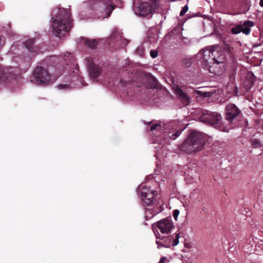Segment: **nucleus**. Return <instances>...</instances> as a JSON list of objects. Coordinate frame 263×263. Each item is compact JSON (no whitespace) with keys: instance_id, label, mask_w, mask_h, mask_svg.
I'll return each mask as SVG.
<instances>
[{"instance_id":"6ab92c4d","label":"nucleus","mask_w":263,"mask_h":263,"mask_svg":"<svg viewBox=\"0 0 263 263\" xmlns=\"http://www.w3.org/2000/svg\"><path fill=\"white\" fill-rule=\"evenodd\" d=\"M162 126L159 123L153 124L147 128V132L154 136L159 137L162 133Z\"/></svg>"},{"instance_id":"f704fd0d","label":"nucleus","mask_w":263,"mask_h":263,"mask_svg":"<svg viewBox=\"0 0 263 263\" xmlns=\"http://www.w3.org/2000/svg\"><path fill=\"white\" fill-rule=\"evenodd\" d=\"M259 5L260 7H263V0H260Z\"/></svg>"},{"instance_id":"ddd939ff","label":"nucleus","mask_w":263,"mask_h":263,"mask_svg":"<svg viewBox=\"0 0 263 263\" xmlns=\"http://www.w3.org/2000/svg\"><path fill=\"white\" fill-rule=\"evenodd\" d=\"M254 25V23L252 21H246L242 24L240 23L232 28L231 31L234 34H237L242 32L246 35H249L250 33L251 28Z\"/></svg>"},{"instance_id":"a878e982","label":"nucleus","mask_w":263,"mask_h":263,"mask_svg":"<svg viewBox=\"0 0 263 263\" xmlns=\"http://www.w3.org/2000/svg\"><path fill=\"white\" fill-rule=\"evenodd\" d=\"M252 144L254 148H258L261 146V144L260 141L256 139H254L252 140Z\"/></svg>"},{"instance_id":"cd10ccee","label":"nucleus","mask_w":263,"mask_h":263,"mask_svg":"<svg viewBox=\"0 0 263 263\" xmlns=\"http://www.w3.org/2000/svg\"><path fill=\"white\" fill-rule=\"evenodd\" d=\"M147 37L148 39V41L150 43L154 42L155 41L156 38V37H154V36L152 37L151 32H148L147 35Z\"/></svg>"},{"instance_id":"0eeeda50","label":"nucleus","mask_w":263,"mask_h":263,"mask_svg":"<svg viewBox=\"0 0 263 263\" xmlns=\"http://www.w3.org/2000/svg\"><path fill=\"white\" fill-rule=\"evenodd\" d=\"M161 0H148L141 3L138 7V13L141 16H146L153 11L158 9Z\"/></svg>"},{"instance_id":"72a5a7b5","label":"nucleus","mask_w":263,"mask_h":263,"mask_svg":"<svg viewBox=\"0 0 263 263\" xmlns=\"http://www.w3.org/2000/svg\"><path fill=\"white\" fill-rule=\"evenodd\" d=\"M185 64H186V67H189L191 65L192 63L190 60H189L187 61V62H186Z\"/></svg>"},{"instance_id":"bb28decb","label":"nucleus","mask_w":263,"mask_h":263,"mask_svg":"<svg viewBox=\"0 0 263 263\" xmlns=\"http://www.w3.org/2000/svg\"><path fill=\"white\" fill-rule=\"evenodd\" d=\"M188 9L189 7L187 5H185V6H184L180 12V16H182L184 15V14L188 11Z\"/></svg>"},{"instance_id":"9b49d317","label":"nucleus","mask_w":263,"mask_h":263,"mask_svg":"<svg viewBox=\"0 0 263 263\" xmlns=\"http://www.w3.org/2000/svg\"><path fill=\"white\" fill-rule=\"evenodd\" d=\"M137 191L140 194L142 201L146 205H150L154 202V197L156 192L150 189L149 187L142 184L138 186Z\"/></svg>"},{"instance_id":"423d86ee","label":"nucleus","mask_w":263,"mask_h":263,"mask_svg":"<svg viewBox=\"0 0 263 263\" xmlns=\"http://www.w3.org/2000/svg\"><path fill=\"white\" fill-rule=\"evenodd\" d=\"M214 46L206 47L200 50L197 54V58L199 59L205 69L209 70L210 64L212 63V57L215 54H219L218 51L214 50Z\"/></svg>"},{"instance_id":"e433bc0d","label":"nucleus","mask_w":263,"mask_h":263,"mask_svg":"<svg viewBox=\"0 0 263 263\" xmlns=\"http://www.w3.org/2000/svg\"><path fill=\"white\" fill-rule=\"evenodd\" d=\"M249 248V247H248L247 249L246 248V247L244 248V249L245 250V251L246 252H249V250H248V249Z\"/></svg>"},{"instance_id":"4468645a","label":"nucleus","mask_w":263,"mask_h":263,"mask_svg":"<svg viewBox=\"0 0 263 263\" xmlns=\"http://www.w3.org/2000/svg\"><path fill=\"white\" fill-rule=\"evenodd\" d=\"M175 93L183 106L188 105L190 102L191 98L187 94L182 91L179 86H176L174 87Z\"/></svg>"},{"instance_id":"4c0bfd02","label":"nucleus","mask_w":263,"mask_h":263,"mask_svg":"<svg viewBox=\"0 0 263 263\" xmlns=\"http://www.w3.org/2000/svg\"><path fill=\"white\" fill-rule=\"evenodd\" d=\"M250 7V6H249V7L246 10L245 12H247L249 10Z\"/></svg>"},{"instance_id":"c85d7f7f","label":"nucleus","mask_w":263,"mask_h":263,"mask_svg":"<svg viewBox=\"0 0 263 263\" xmlns=\"http://www.w3.org/2000/svg\"><path fill=\"white\" fill-rule=\"evenodd\" d=\"M179 211L178 210H175L173 211V215L176 221L177 220L179 214Z\"/></svg>"},{"instance_id":"2eb2a0df","label":"nucleus","mask_w":263,"mask_h":263,"mask_svg":"<svg viewBox=\"0 0 263 263\" xmlns=\"http://www.w3.org/2000/svg\"><path fill=\"white\" fill-rule=\"evenodd\" d=\"M88 71L90 77L94 81L100 76L102 72V68L99 65L91 62L88 64Z\"/></svg>"},{"instance_id":"473e14b6","label":"nucleus","mask_w":263,"mask_h":263,"mask_svg":"<svg viewBox=\"0 0 263 263\" xmlns=\"http://www.w3.org/2000/svg\"><path fill=\"white\" fill-rule=\"evenodd\" d=\"M158 263H164V256H162L161 257Z\"/></svg>"},{"instance_id":"20e7f679","label":"nucleus","mask_w":263,"mask_h":263,"mask_svg":"<svg viewBox=\"0 0 263 263\" xmlns=\"http://www.w3.org/2000/svg\"><path fill=\"white\" fill-rule=\"evenodd\" d=\"M221 119V116L219 114L216 112H211L210 111H205L203 112L202 115L199 118L201 122L213 126L215 125L216 127H217L219 130L224 132H228L230 129V127L227 126L217 125Z\"/></svg>"},{"instance_id":"c9c22d12","label":"nucleus","mask_w":263,"mask_h":263,"mask_svg":"<svg viewBox=\"0 0 263 263\" xmlns=\"http://www.w3.org/2000/svg\"><path fill=\"white\" fill-rule=\"evenodd\" d=\"M144 123L145 124H147V125H149L152 124V122H146L145 121H144Z\"/></svg>"},{"instance_id":"7c9ffc66","label":"nucleus","mask_w":263,"mask_h":263,"mask_svg":"<svg viewBox=\"0 0 263 263\" xmlns=\"http://www.w3.org/2000/svg\"><path fill=\"white\" fill-rule=\"evenodd\" d=\"M150 54L153 58H155L158 55V51L157 50H151Z\"/></svg>"},{"instance_id":"7ed1b4c3","label":"nucleus","mask_w":263,"mask_h":263,"mask_svg":"<svg viewBox=\"0 0 263 263\" xmlns=\"http://www.w3.org/2000/svg\"><path fill=\"white\" fill-rule=\"evenodd\" d=\"M88 4L90 9L94 10V12L100 11L101 9H104L105 16L103 17L110 16L113 10L116 7L112 0H89Z\"/></svg>"},{"instance_id":"aec40b11","label":"nucleus","mask_w":263,"mask_h":263,"mask_svg":"<svg viewBox=\"0 0 263 263\" xmlns=\"http://www.w3.org/2000/svg\"><path fill=\"white\" fill-rule=\"evenodd\" d=\"M64 61L65 64L67 65L70 66V67L73 68V67L77 68V64L76 63L75 58L70 53H67L64 55Z\"/></svg>"},{"instance_id":"58836bf2","label":"nucleus","mask_w":263,"mask_h":263,"mask_svg":"<svg viewBox=\"0 0 263 263\" xmlns=\"http://www.w3.org/2000/svg\"><path fill=\"white\" fill-rule=\"evenodd\" d=\"M257 46V45H253V47H256Z\"/></svg>"},{"instance_id":"39448f33","label":"nucleus","mask_w":263,"mask_h":263,"mask_svg":"<svg viewBox=\"0 0 263 263\" xmlns=\"http://www.w3.org/2000/svg\"><path fill=\"white\" fill-rule=\"evenodd\" d=\"M33 79L31 80L36 85H47L49 84L51 76L46 69L37 66L33 71Z\"/></svg>"},{"instance_id":"2f4dec72","label":"nucleus","mask_w":263,"mask_h":263,"mask_svg":"<svg viewBox=\"0 0 263 263\" xmlns=\"http://www.w3.org/2000/svg\"><path fill=\"white\" fill-rule=\"evenodd\" d=\"M158 210L157 211H156L154 212V213L153 214V215H155L160 213V212H161L163 210V209L161 207V206H159V207L158 208Z\"/></svg>"},{"instance_id":"393cba45","label":"nucleus","mask_w":263,"mask_h":263,"mask_svg":"<svg viewBox=\"0 0 263 263\" xmlns=\"http://www.w3.org/2000/svg\"><path fill=\"white\" fill-rule=\"evenodd\" d=\"M182 29L181 26H178L176 28H174V30H173L171 32L172 35H173L174 34H177L178 36H180L181 34V32L182 31Z\"/></svg>"},{"instance_id":"f03ea898","label":"nucleus","mask_w":263,"mask_h":263,"mask_svg":"<svg viewBox=\"0 0 263 263\" xmlns=\"http://www.w3.org/2000/svg\"><path fill=\"white\" fill-rule=\"evenodd\" d=\"M204 145V139L203 136L199 132L193 131L191 132L187 138L181 145V151L192 154L201 151Z\"/></svg>"},{"instance_id":"412c9836","label":"nucleus","mask_w":263,"mask_h":263,"mask_svg":"<svg viewBox=\"0 0 263 263\" xmlns=\"http://www.w3.org/2000/svg\"><path fill=\"white\" fill-rule=\"evenodd\" d=\"M110 40L115 42H119L120 44L126 45L128 43L127 41L122 38V36L119 32H114L110 36Z\"/></svg>"},{"instance_id":"4be33fe9","label":"nucleus","mask_w":263,"mask_h":263,"mask_svg":"<svg viewBox=\"0 0 263 263\" xmlns=\"http://www.w3.org/2000/svg\"><path fill=\"white\" fill-rule=\"evenodd\" d=\"M83 40L84 41V45L92 49H96L98 45V41L95 39L90 40L85 38Z\"/></svg>"},{"instance_id":"dca6fc26","label":"nucleus","mask_w":263,"mask_h":263,"mask_svg":"<svg viewBox=\"0 0 263 263\" xmlns=\"http://www.w3.org/2000/svg\"><path fill=\"white\" fill-rule=\"evenodd\" d=\"M173 127V129H170L169 130H165V140L171 139V140H175L177 137H178L183 130L181 129H177V126L176 125H171L170 124L168 125V127Z\"/></svg>"},{"instance_id":"f8f14e48","label":"nucleus","mask_w":263,"mask_h":263,"mask_svg":"<svg viewBox=\"0 0 263 263\" xmlns=\"http://www.w3.org/2000/svg\"><path fill=\"white\" fill-rule=\"evenodd\" d=\"M14 68L12 67L3 68L0 65V84H7L16 78Z\"/></svg>"},{"instance_id":"a211bd4d","label":"nucleus","mask_w":263,"mask_h":263,"mask_svg":"<svg viewBox=\"0 0 263 263\" xmlns=\"http://www.w3.org/2000/svg\"><path fill=\"white\" fill-rule=\"evenodd\" d=\"M24 45L26 48L31 52L37 53L40 50V48L39 46L35 45V40L33 39H30L24 43Z\"/></svg>"},{"instance_id":"1a4fd4ad","label":"nucleus","mask_w":263,"mask_h":263,"mask_svg":"<svg viewBox=\"0 0 263 263\" xmlns=\"http://www.w3.org/2000/svg\"><path fill=\"white\" fill-rule=\"evenodd\" d=\"M219 54H215L212 57V61L213 62L212 65L209 67L210 72L214 73L217 75H220L224 71V65L225 57L223 54L218 52Z\"/></svg>"},{"instance_id":"f257e3e1","label":"nucleus","mask_w":263,"mask_h":263,"mask_svg":"<svg viewBox=\"0 0 263 263\" xmlns=\"http://www.w3.org/2000/svg\"><path fill=\"white\" fill-rule=\"evenodd\" d=\"M51 15L53 20L51 25L53 34L58 37L64 35L72 27L70 11L64 8L55 9Z\"/></svg>"},{"instance_id":"b1692460","label":"nucleus","mask_w":263,"mask_h":263,"mask_svg":"<svg viewBox=\"0 0 263 263\" xmlns=\"http://www.w3.org/2000/svg\"><path fill=\"white\" fill-rule=\"evenodd\" d=\"M150 83H151V87L155 88L158 87V83L156 79L153 76L149 78Z\"/></svg>"},{"instance_id":"5701e85b","label":"nucleus","mask_w":263,"mask_h":263,"mask_svg":"<svg viewBox=\"0 0 263 263\" xmlns=\"http://www.w3.org/2000/svg\"><path fill=\"white\" fill-rule=\"evenodd\" d=\"M174 228V224L171 220V217L165 218V234L171 232L172 229Z\"/></svg>"},{"instance_id":"f3484780","label":"nucleus","mask_w":263,"mask_h":263,"mask_svg":"<svg viewBox=\"0 0 263 263\" xmlns=\"http://www.w3.org/2000/svg\"><path fill=\"white\" fill-rule=\"evenodd\" d=\"M180 233H175L172 235L165 237V248L177 246L179 243Z\"/></svg>"},{"instance_id":"6e6552de","label":"nucleus","mask_w":263,"mask_h":263,"mask_svg":"<svg viewBox=\"0 0 263 263\" xmlns=\"http://www.w3.org/2000/svg\"><path fill=\"white\" fill-rule=\"evenodd\" d=\"M153 230L156 236V243L158 248L160 249L164 247V219L154 223L152 226Z\"/></svg>"},{"instance_id":"c756f323","label":"nucleus","mask_w":263,"mask_h":263,"mask_svg":"<svg viewBox=\"0 0 263 263\" xmlns=\"http://www.w3.org/2000/svg\"><path fill=\"white\" fill-rule=\"evenodd\" d=\"M57 87L59 89H67L69 88V85L68 84H59Z\"/></svg>"},{"instance_id":"9d476101","label":"nucleus","mask_w":263,"mask_h":263,"mask_svg":"<svg viewBox=\"0 0 263 263\" xmlns=\"http://www.w3.org/2000/svg\"><path fill=\"white\" fill-rule=\"evenodd\" d=\"M225 126L230 125L240 113V109L233 104H229L226 108Z\"/></svg>"},{"instance_id":"ea45409f","label":"nucleus","mask_w":263,"mask_h":263,"mask_svg":"<svg viewBox=\"0 0 263 263\" xmlns=\"http://www.w3.org/2000/svg\"><path fill=\"white\" fill-rule=\"evenodd\" d=\"M250 246L251 247H252L253 246V244H250Z\"/></svg>"}]
</instances>
